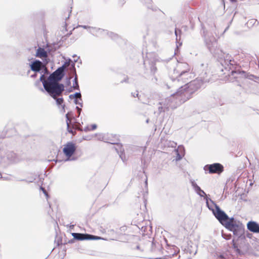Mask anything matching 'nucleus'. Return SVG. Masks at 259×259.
I'll return each instance as SVG.
<instances>
[{
    "instance_id": "obj_13",
    "label": "nucleus",
    "mask_w": 259,
    "mask_h": 259,
    "mask_svg": "<svg viewBox=\"0 0 259 259\" xmlns=\"http://www.w3.org/2000/svg\"><path fill=\"white\" fill-rule=\"evenodd\" d=\"M90 32L93 34L96 35L97 36L100 34H104L107 33L108 34H109V36L113 39H115L118 37V36L117 34H115L112 32H110V33H107L104 30L101 29L100 28H92V30H91Z\"/></svg>"
},
{
    "instance_id": "obj_7",
    "label": "nucleus",
    "mask_w": 259,
    "mask_h": 259,
    "mask_svg": "<svg viewBox=\"0 0 259 259\" xmlns=\"http://www.w3.org/2000/svg\"><path fill=\"white\" fill-rule=\"evenodd\" d=\"M203 37L205 45L209 51L214 55L219 54L217 50V41L215 38L207 32L203 31Z\"/></svg>"
},
{
    "instance_id": "obj_15",
    "label": "nucleus",
    "mask_w": 259,
    "mask_h": 259,
    "mask_svg": "<svg viewBox=\"0 0 259 259\" xmlns=\"http://www.w3.org/2000/svg\"><path fill=\"white\" fill-rule=\"evenodd\" d=\"M247 227L251 232L259 233V225L255 222H249L247 224Z\"/></svg>"
},
{
    "instance_id": "obj_35",
    "label": "nucleus",
    "mask_w": 259,
    "mask_h": 259,
    "mask_svg": "<svg viewBox=\"0 0 259 259\" xmlns=\"http://www.w3.org/2000/svg\"><path fill=\"white\" fill-rule=\"evenodd\" d=\"M76 110L77 111L78 115H80V114L81 113V109L80 108L78 107V106L76 107Z\"/></svg>"
},
{
    "instance_id": "obj_28",
    "label": "nucleus",
    "mask_w": 259,
    "mask_h": 259,
    "mask_svg": "<svg viewBox=\"0 0 259 259\" xmlns=\"http://www.w3.org/2000/svg\"><path fill=\"white\" fill-rule=\"evenodd\" d=\"M150 70H151V72L153 73V74H154L156 72V71L157 70V68H156L154 63H151V66H150Z\"/></svg>"
},
{
    "instance_id": "obj_5",
    "label": "nucleus",
    "mask_w": 259,
    "mask_h": 259,
    "mask_svg": "<svg viewBox=\"0 0 259 259\" xmlns=\"http://www.w3.org/2000/svg\"><path fill=\"white\" fill-rule=\"evenodd\" d=\"M226 229L233 232L234 236L238 238H240L244 233V228L243 225L234 219V218H231L230 221L226 224Z\"/></svg>"
},
{
    "instance_id": "obj_10",
    "label": "nucleus",
    "mask_w": 259,
    "mask_h": 259,
    "mask_svg": "<svg viewBox=\"0 0 259 259\" xmlns=\"http://www.w3.org/2000/svg\"><path fill=\"white\" fill-rule=\"evenodd\" d=\"M76 150V147L74 144L72 142L68 143L63 148V152L67 157L66 161L75 160L76 158L70 157Z\"/></svg>"
},
{
    "instance_id": "obj_44",
    "label": "nucleus",
    "mask_w": 259,
    "mask_h": 259,
    "mask_svg": "<svg viewBox=\"0 0 259 259\" xmlns=\"http://www.w3.org/2000/svg\"><path fill=\"white\" fill-rule=\"evenodd\" d=\"M45 73H48L47 69H45Z\"/></svg>"
},
{
    "instance_id": "obj_37",
    "label": "nucleus",
    "mask_w": 259,
    "mask_h": 259,
    "mask_svg": "<svg viewBox=\"0 0 259 259\" xmlns=\"http://www.w3.org/2000/svg\"><path fill=\"white\" fill-rule=\"evenodd\" d=\"M40 189L42 190V191H43L44 193L47 196H48V194L47 193V191L46 190H45V188H42V187H40Z\"/></svg>"
},
{
    "instance_id": "obj_22",
    "label": "nucleus",
    "mask_w": 259,
    "mask_h": 259,
    "mask_svg": "<svg viewBox=\"0 0 259 259\" xmlns=\"http://www.w3.org/2000/svg\"><path fill=\"white\" fill-rule=\"evenodd\" d=\"M205 200L206 205L208 208L213 211V206L215 207V205L217 204L211 199L208 198L207 197L205 198Z\"/></svg>"
},
{
    "instance_id": "obj_32",
    "label": "nucleus",
    "mask_w": 259,
    "mask_h": 259,
    "mask_svg": "<svg viewBox=\"0 0 259 259\" xmlns=\"http://www.w3.org/2000/svg\"><path fill=\"white\" fill-rule=\"evenodd\" d=\"M142 1L144 2L145 4L147 5H150L152 2L151 0H141ZM148 8H150V6L149 5H147Z\"/></svg>"
},
{
    "instance_id": "obj_18",
    "label": "nucleus",
    "mask_w": 259,
    "mask_h": 259,
    "mask_svg": "<svg viewBox=\"0 0 259 259\" xmlns=\"http://www.w3.org/2000/svg\"><path fill=\"white\" fill-rule=\"evenodd\" d=\"M6 157L9 162H16L19 161V158L16 154L13 151L7 152Z\"/></svg>"
},
{
    "instance_id": "obj_19",
    "label": "nucleus",
    "mask_w": 259,
    "mask_h": 259,
    "mask_svg": "<svg viewBox=\"0 0 259 259\" xmlns=\"http://www.w3.org/2000/svg\"><path fill=\"white\" fill-rule=\"evenodd\" d=\"M177 156L176 158V161L181 160L184 156V148L183 146H179L177 149L175 150Z\"/></svg>"
},
{
    "instance_id": "obj_52",
    "label": "nucleus",
    "mask_w": 259,
    "mask_h": 259,
    "mask_svg": "<svg viewBox=\"0 0 259 259\" xmlns=\"http://www.w3.org/2000/svg\"><path fill=\"white\" fill-rule=\"evenodd\" d=\"M148 121H149V120H148V119H147V121H146V122L148 123Z\"/></svg>"
},
{
    "instance_id": "obj_47",
    "label": "nucleus",
    "mask_w": 259,
    "mask_h": 259,
    "mask_svg": "<svg viewBox=\"0 0 259 259\" xmlns=\"http://www.w3.org/2000/svg\"><path fill=\"white\" fill-rule=\"evenodd\" d=\"M69 16H68V17H67V18H66L65 20L66 21V20H67V19H68V18H69Z\"/></svg>"
},
{
    "instance_id": "obj_50",
    "label": "nucleus",
    "mask_w": 259,
    "mask_h": 259,
    "mask_svg": "<svg viewBox=\"0 0 259 259\" xmlns=\"http://www.w3.org/2000/svg\"><path fill=\"white\" fill-rule=\"evenodd\" d=\"M145 183H146V185L147 184V180L146 181Z\"/></svg>"
},
{
    "instance_id": "obj_23",
    "label": "nucleus",
    "mask_w": 259,
    "mask_h": 259,
    "mask_svg": "<svg viewBox=\"0 0 259 259\" xmlns=\"http://www.w3.org/2000/svg\"><path fill=\"white\" fill-rule=\"evenodd\" d=\"M56 100V103L58 105H61L62 107V110L61 111L63 112H64L65 111V105L64 104H62L64 102V100L62 98H57V97H56V99H55Z\"/></svg>"
},
{
    "instance_id": "obj_2",
    "label": "nucleus",
    "mask_w": 259,
    "mask_h": 259,
    "mask_svg": "<svg viewBox=\"0 0 259 259\" xmlns=\"http://www.w3.org/2000/svg\"><path fill=\"white\" fill-rule=\"evenodd\" d=\"M172 85H180L194 77L191 67L186 62H178L172 72L169 73Z\"/></svg>"
},
{
    "instance_id": "obj_40",
    "label": "nucleus",
    "mask_w": 259,
    "mask_h": 259,
    "mask_svg": "<svg viewBox=\"0 0 259 259\" xmlns=\"http://www.w3.org/2000/svg\"><path fill=\"white\" fill-rule=\"evenodd\" d=\"M125 2V0H120V4L121 5H123Z\"/></svg>"
},
{
    "instance_id": "obj_21",
    "label": "nucleus",
    "mask_w": 259,
    "mask_h": 259,
    "mask_svg": "<svg viewBox=\"0 0 259 259\" xmlns=\"http://www.w3.org/2000/svg\"><path fill=\"white\" fill-rule=\"evenodd\" d=\"M72 114V112H68L65 116L66 118L67 130L69 133H73V130L71 128H70L69 125V122H70L71 120V118L70 117V116Z\"/></svg>"
},
{
    "instance_id": "obj_49",
    "label": "nucleus",
    "mask_w": 259,
    "mask_h": 259,
    "mask_svg": "<svg viewBox=\"0 0 259 259\" xmlns=\"http://www.w3.org/2000/svg\"><path fill=\"white\" fill-rule=\"evenodd\" d=\"M71 78V77H70L69 78V80ZM69 82L70 83V81H69Z\"/></svg>"
},
{
    "instance_id": "obj_54",
    "label": "nucleus",
    "mask_w": 259,
    "mask_h": 259,
    "mask_svg": "<svg viewBox=\"0 0 259 259\" xmlns=\"http://www.w3.org/2000/svg\"><path fill=\"white\" fill-rule=\"evenodd\" d=\"M226 55H227V54H226V55H225V54H224V55H225V56H224V57Z\"/></svg>"
},
{
    "instance_id": "obj_31",
    "label": "nucleus",
    "mask_w": 259,
    "mask_h": 259,
    "mask_svg": "<svg viewBox=\"0 0 259 259\" xmlns=\"http://www.w3.org/2000/svg\"><path fill=\"white\" fill-rule=\"evenodd\" d=\"M78 99H75L74 100V103L76 105H79L81 107H82V103L80 102Z\"/></svg>"
},
{
    "instance_id": "obj_3",
    "label": "nucleus",
    "mask_w": 259,
    "mask_h": 259,
    "mask_svg": "<svg viewBox=\"0 0 259 259\" xmlns=\"http://www.w3.org/2000/svg\"><path fill=\"white\" fill-rule=\"evenodd\" d=\"M221 63L225 69L232 70L231 73L228 76L229 81L236 82L237 85H240V83L242 82L243 79L247 77L246 72L240 70V66L229 54H227L224 57V60L221 61Z\"/></svg>"
},
{
    "instance_id": "obj_12",
    "label": "nucleus",
    "mask_w": 259,
    "mask_h": 259,
    "mask_svg": "<svg viewBox=\"0 0 259 259\" xmlns=\"http://www.w3.org/2000/svg\"><path fill=\"white\" fill-rule=\"evenodd\" d=\"M72 235L73 239L78 240H98L101 238L96 236H94L88 234H82L79 233H72Z\"/></svg>"
},
{
    "instance_id": "obj_17",
    "label": "nucleus",
    "mask_w": 259,
    "mask_h": 259,
    "mask_svg": "<svg viewBox=\"0 0 259 259\" xmlns=\"http://www.w3.org/2000/svg\"><path fill=\"white\" fill-rule=\"evenodd\" d=\"M42 66V63L39 60H35L33 61L30 65L31 69L36 72H39Z\"/></svg>"
},
{
    "instance_id": "obj_43",
    "label": "nucleus",
    "mask_w": 259,
    "mask_h": 259,
    "mask_svg": "<svg viewBox=\"0 0 259 259\" xmlns=\"http://www.w3.org/2000/svg\"><path fill=\"white\" fill-rule=\"evenodd\" d=\"M229 27V25H228V26L226 27V28L225 29V30H224V33H225V32L227 31V30H228V29Z\"/></svg>"
},
{
    "instance_id": "obj_1",
    "label": "nucleus",
    "mask_w": 259,
    "mask_h": 259,
    "mask_svg": "<svg viewBox=\"0 0 259 259\" xmlns=\"http://www.w3.org/2000/svg\"><path fill=\"white\" fill-rule=\"evenodd\" d=\"M208 72L207 64H201L198 67V73L199 76L192 81H188L183 85H176V87L179 88L177 91V96L180 94L182 96L181 99L183 101H186L189 99L191 95L198 90L203 83L209 81V79L207 77Z\"/></svg>"
},
{
    "instance_id": "obj_25",
    "label": "nucleus",
    "mask_w": 259,
    "mask_h": 259,
    "mask_svg": "<svg viewBox=\"0 0 259 259\" xmlns=\"http://www.w3.org/2000/svg\"><path fill=\"white\" fill-rule=\"evenodd\" d=\"M69 98L70 99H72L73 98L75 99H78L79 100L82 101L81 99V95L80 92H76L74 94L70 95L69 96Z\"/></svg>"
},
{
    "instance_id": "obj_8",
    "label": "nucleus",
    "mask_w": 259,
    "mask_h": 259,
    "mask_svg": "<svg viewBox=\"0 0 259 259\" xmlns=\"http://www.w3.org/2000/svg\"><path fill=\"white\" fill-rule=\"evenodd\" d=\"M213 213L220 223L226 227V224L230 221L231 218L217 205H215V211Z\"/></svg>"
},
{
    "instance_id": "obj_26",
    "label": "nucleus",
    "mask_w": 259,
    "mask_h": 259,
    "mask_svg": "<svg viewBox=\"0 0 259 259\" xmlns=\"http://www.w3.org/2000/svg\"><path fill=\"white\" fill-rule=\"evenodd\" d=\"M39 80L40 81L42 82L44 88H45V85H47L49 83V77L48 78L47 80H46L44 74L41 75Z\"/></svg>"
},
{
    "instance_id": "obj_55",
    "label": "nucleus",
    "mask_w": 259,
    "mask_h": 259,
    "mask_svg": "<svg viewBox=\"0 0 259 259\" xmlns=\"http://www.w3.org/2000/svg\"><path fill=\"white\" fill-rule=\"evenodd\" d=\"M232 2H234V0H231Z\"/></svg>"
},
{
    "instance_id": "obj_36",
    "label": "nucleus",
    "mask_w": 259,
    "mask_h": 259,
    "mask_svg": "<svg viewBox=\"0 0 259 259\" xmlns=\"http://www.w3.org/2000/svg\"><path fill=\"white\" fill-rule=\"evenodd\" d=\"M97 128V125L95 124H92V126H91V129H90L91 130H95V129H96Z\"/></svg>"
},
{
    "instance_id": "obj_9",
    "label": "nucleus",
    "mask_w": 259,
    "mask_h": 259,
    "mask_svg": "<svg viewBox=\"0 0 259 259\" xmlns=\"http://www.w3.org/2000/svg\"><path fill=\"white\" fill-rule=\"evenodd\" d=\"M64 65L58 68L56 71L53 72L49 76L50 81H54L59 82L64 76Z\"/></svg>"
},
{
    "instance_id": "obj_27",
    "label": "nucleus",
    "mask_w": 259,
    "mask_h": 259,
    "mask_svg": "<svg viewBox=\"0 0 259 259\" xmlns=\"http://www.w3.org/2000/svg\"><path fill=\"white\" fill-rule=\"evenodd\" d=\"M98 139H99L100 140H103V141H105L106 142L108 143H110V144H116V143L113 142L111 141H106V140H107V138H106V136H104V135H99V137L98 138Z\"/></svg>"
},
{
    "instance_id": "obj_39",
    "label": "nucleus",
    "mask_w": 259,
    "mask_h": 259,
    "mask_svg": "<svg viewBox=\"0 0 259 259\" xmlns=\"http://www.w3.org/2000/svg\"><path fill=\"white\" fill-rule=\"evenodd\" d=\"M90 130H90V128H89V126H87V127H85L84 128V130H83V131H85V132H88V131H90Z\"/></svg>"
},
{
    "instance_id": "obj_14",
    "label": "nucleus",
    "mask_w": 259,
    "mask_h": 259,
    "mask_svg": "<svg viewBox=\"0 0 259 259\" xmlns=\"http://www.w3.org/2000/svg\"><path fill=\"white\" fill-rule=\"evenodd\" d=\"M70 72L74 75V79L73 80V85L72 88L74 90H77L79 91V87L78 83V78L76 72V69L75 67V63H72L71 67L70 68Z\"/></svg>"
},
{
    "instance_id": "obj_53",
    "label": "nucleus",
    "mask_w": 259,
    "mask_h": 259,
    "mask_svg": "<svg viewBox=\"0 0 259 259\" xmlns=\"http://www.w3.org/2000/svg\"><path fill=\"white\" fill-rule=\"evenodd\" d=\"M120 157L121 158V159H122V158L121 157V155H120Z\"/></svg>"
},
{
    "instance_id": "obj_20",
    "label": "nucleus",
    "mask_w": 259,
    "mask_h": 259,
    "mask_svg": "<svg viewBox=\"0 0 259 259\" xmlns=\"http://www.w3.org/2000/svg\"><path fill=\"white\" fill-rule=\"evenodd\" d=\"M36 56L39 58H46L48 56L47 52L44 49L38 48L36 51Z\"/></svg>"
},
{
    "instance_id": "obj_51",
    "label": "nucleus",
    "mask_w": 259,
    "mask_h": 259,
    "mask_svg": "<svg viewBox=\"0 0 259 259\" xmlns=\"http://www.w3.org/2000/svg\"><path fill=\"white\" fill-rule=\"evenodd\" d=\"M65 26H67V23H66V22H65Z\"/></svg>"
},
{
    "instance_id": "obj_24",
    "label": "nucleus",
    "mask_w": 259,
    "mask_h": 259,
    "mask_svg": "<svg viewBox=\"0 0 259 259\" xmlns=\"http://www.w3.org/2000/svg\"><path fill=\"white\" fill-rule=\"evenodd\" d=\"M257 24L256 19H251L246 22V25L248 27H252L256 24L257 25Z\"/></svg>"
},
{
    "instance_id": "obj_45",
    "label": "nucleus",
    "mask_w": 259,
    "mask_h": 259,
    "mask_svg": "<svg viewBox=\"0 0 259 259\" xmlns=\"http://www.w3.org/2000/svg\"><path fill=\"white\" fill-rule=\"evenodd\" d=\"M146 60H144V64L145 65L146 64Z\"/></svg>"
},
{
    "instance_id": "obj_29",
    "label": "nucleus",
    "mask_w": 259,
    "mask_h": 259,
    "mask_svg": "<svg viewBox=\"0 0 259 259\" xmlns=\"http://www.w3.org/2000/svg\"><path fill=\"white\" fill-rule=\"evenodd\" d=\"M177 143L174 141H169L168 144V146L171 147H176L177 146Z\"/></svg>"
},
{
    "instance_id": "obj_30",
    "label": "nucleus",
    "mask_w": 259,
    "mask_h": 259,
    "mask_svg": "<svg viewBox=\"0 0 259 259\" xmlns=\"http://www.w3.org/2000/svg\"><path fill=\"white\" fill-rule=\"evenodd\" d=\"M175 32V35L176 36V40H177L178 35H180L181 34V30L176 28Z\"/></svg>"
},
{
    "instance_id": "obj_46",
    "label": "nucleus",
    "mask_w": 259,
    "mask_h": 259,
    "mask_svg": "<svg viewBox=\"0 0 259 259\" xmlns=\"http://www.w3.org/2000/svg\"><path fill=\"white\" fill-rule=\"evenodd\" d=\"M230 237H231V235H230V237H229V238H226V239L227 240H228V239H229L230 238Z\"/></svg>"
},
{
    "instance_id": "obj_33",
    "label": "nucleus",
    "mask_w": 259,
    "mask_h": 259,
    "mask_svg": "<svg viewBox=\"0 0 259 259\" xmlns=\"http://www.w3.org/2000/svg\"><path fill=\"white\" fill-rule=\"evenodd\" d=\"M71 62V60L69 59L68 61H66L65 63V64L63 65H64L65 69L66 68V67H68L70 65Z\"/></svg>"
},
{
    "instance_id": "obj_6",
    "label": "nucleus",
    "mask_w": 259,
    "mask_h": 259,
    "mask_svg": "<svg viewBox=\"0 0 259 259\" xmlns=\"http://www.w3.org/2000/svg\"><path fill=\"white\" fill-rule=\"evenodd\" d=\"M45 89L51 97L56 99V97L62 95L64 90V86L62 83L49 80V83L47 85H45Z\"/></svg>"
},
{
    "instance_id": "obj_41",
    "label": "nucleus",
    "mask_w": 259,
    "mask_h": 259,
    "mask_svg": "<svg viewBox=\"0 0 259 259\" xmlns=\"http://www.w3.org/2000/svg\"><path fill=\"white\" fill-rule=\"evenodd\" d=\"M132 95H133V96L134 97H136V96L137 97H138V93H136H136H134V94H132Z\"/></svg>"
},
{
    "instance_id": "obj_42",
    "label": "nucleus",
    "mask_w": 259,
    "mask_h": 259,
    "mask_svg": "<svg viewBox=\"0 0 259 259\" xmlns=\"http://www.w3.org/2000/svg\"><path fill=\"white\" fill-rule=\"evenodd\" d=\"M36 76V73H35L34 74L31 75V77L34 78Z\"/></svg>"
},
{
    "instance_id": "obj_48",
    "label": "nucleus",
    "mask_w": 259,
    "mask_h": 259,
    "mask_svg": "<svg viewBox=\"0 0 259 259\" xmlns=\"http://www.w3.org/2000/svg\"><path fill=\"white\" fill-rule=\"evenodd\" d=\"M137 248L139 249V246H137Z\"/></svg>"
},
{
    "instance_id": "obj_38",
    "label": "nucleus",
    "mask_w": 259,
    "mask_h": 259,
    "mask_svg": "<svg viewBox=\"0 0 259 259\" xmlns=\"http://www.w3.org/2000/svg\"><path fill=\"white\" fill-rule=\"evenodd\" d=\"M79 27H82L84 29H87V28H91L89 26H88L87 25H79Z\"/></svg>"
},
{
    "instance_id": "obj_16",
    "label": "nucleus",
    "mask_w": 259,
    "mask_h": 259,
    "mask_svg": "<svg viewBox=\"0 0 259 259\" xmlns=\"http://www.w3.org/2000/svg\"><path fill=\"white\" fill-rule=\"evenodd\" d=\"M191 185L196 193L200 197L206 196L205 193L203 190H201L200 187L197 185L194 180H191Z\"/></svg>"
},
{
    "instance_id": "obj_11",
    "label": "nucleus",
    "mask_w": 259,
    "mask_h": 259,
    "mask_svg": "<svg viewBox=\"0 0 259 259\" xmlns=\"http://www.w3.org/2000/svg\"><path fill=\"white\" fill-rule=\"evenodd\" d=\"M204 169L205 170L208 169L210 174H220L223 171L224 166L219 163H214L205 165Z\"/></svg>"
},
{
    "instance_id": "obj_34",
    "label": "nucleus",
    "mask_w": 259,
    "mask_h": 259,
    "mask_svg": "<svg viewBox=\"0 0 259 259\" xmlns=\"http://www.w3.org/2000/svg\"><path fill=\"white\" fill-rule=\"evenodd\" d=\"M250 76L252 77L253 78L255 79V81L259 82V77L254 76L253 75H251Z\"/></svg>"
},
{
    "instance_id": "obj_4",
    "label": "nucleus",
    "mask_w": 259,
    "mask_h": 259,
    "mask_svg": "<svg viewBox=\"0 0 259 259\" xmlns=\"http://www.w3.org/2000/svg\"><path fill=\"white\" fill-rule=\"evenodd\" d=\"M177 92L172 94L170 97L165 99L164 102L159 103L160 105L158 107V111L160 113L164 112L165 110H169V109H175L182 103L185 102L181 99L182 96L180 94L179 96L176 95Z\"/></svg>"
}]
</instances>
